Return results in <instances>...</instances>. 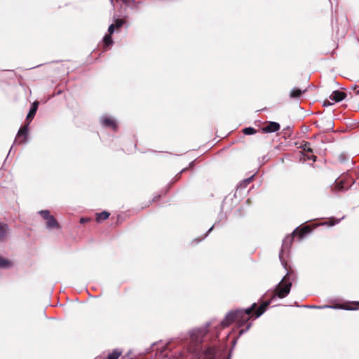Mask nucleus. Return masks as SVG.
Masks as SVG:
<instances>
[{
	"label": "nucleus",
	"mask_w": 359,
	"mask_h": 359,
	"mask_svg": "<svg viewBox=\"0 0 359 359\" xmlns=\"http://www.w3.org/2000/svg\"><path fill=\"white\" fill-rule=\"evenodd\" d=\"M255 306H256V304L254 303L251 307L248 308V309H245L244 311L238 310L236 311L229 312L226 314L225 318L222 321V323H221L222 326L224 327L229 325L235 319H237L238 318V316L241 315L242 313H245L247 315L250 314Z\"/></svg>",
	"instance_id": "obj_1"
},
{
	"label": "nucleus",
	"mask_w": 359,
	"mask_h": 359,
	"mask_svg": "<svg viewBox=\"0 0 359 359\" xmlns=\"http://www.w3.org/2000/svg\"><path fill=\"white\" fill-rule=\"evenodd\" d=\"M286 279L287 277L285 276L283 278L281 282L279 283L278 287L277 288L276 295L279 298H284L290 293L292 283L290 282L285 283Z\"/></svg>",
	"instance_id": "obj_2"
},
{
	"label": "nucleus",
	"mask_w": 359,
	"mask_h": 359,
	"mask_svg": "<svg viewBox=\"0 0 359 359\" xmlns=\"http://www.w3.org/2000/svg\"><path fill=\"white\" fill-rule=\"evenodd\" d=\"M346 97V94L342 91L334 90L330 95V99L333 101L334 103L342 101Z\"/></svg>",
	"instance_id": "obj_3"
},
{
	"label": "nucleus",
	"mask_w": 359,
	"mask_h": 359,
	"mask_svg": "<svg viewBox=\"0 0 359 359\" xmlns=\"http://www.w3.org/2000/svg\"><path fill=\"white\" fill-rule=\"evenodd\" d=\"M280 124L277 122H269V123L262 128V131L265 133H271L279 130Z\"/></svg>",
	"instance_id": "obj_4"
},
{
	"label": "nucleus",
	"mask_w": 359,
	"mask_h": 359,
	"mask_svg": "<svg viewBox=\"0 0 359 359\" xmlns=\"http://www.w3.org/2000/svg\"><path fill=\"white\" fill-rule=\"evenodd\" d=\"M207 327L194 330L191 333L193 339L200 341L206 334Z\"/></svg>",
	"instance_id": "obj_5"
},
{
	"label": "nucleus",
	"mask_w": 359,
	"mask_h": 359,
	"mask_svg": "<svg viewBox=\"0 0 359 359\" xmlns=\"http://www.w3.org/2000/svg\"><path fill=\"white\" fill-rule=\"evenodd\" d=\"M101 123L105 127H111L114 130H116V122L109 117H102L101 118Z\"/></svg>",
	"instance_id": "obj_6"
},
{
	"label": "nucleus",
	"mask_w": 359,
	"mask_h": 359,
	"mask_svg": "<svg viewBox=\"0 0 359 359\" xmlns=\"http://www.w3.org/2000/svg\"><path fill=\"white\" fill-rule=\"evenodd\" d=\"M305 90H302L299 88H293L290 93V98H299Z\"/></svg>",
	"instance_id": "obj_7"
},
{
	"label": "nucleus",
	"mask_w": 359,
	"mask_h": 359,
	"mask_svg": "<svg viewBox=\"0 0 359 359\" xmlns=\"http://www.w3.org/2000/svg\"><path fill=\"white\" fill-rule=\"evenodd\" d=\"M46 220V226L48 228H56L58 226V224L53 216L51 215Z\"/></svg>",
	"instance_id": "obj_8"
},
{
	"label": "nucleus",
	"mask_w": 359,
	"mask_h": 359,
	"mask_svg": "<svg viewBox=\"0 0 359 359\" xmlns=\"http://www.w3.org/2000/svg\"><path fill=\"white\" fill-rule=\"evenodd\" d=\"M27 132H28V124L22 128H21L18 133L17 137H20L21 135L24 136V140L22 141V142H25L27 137Z\"/></svg>",
	"instance_id": "obj_9"
},
{
	"label": "nucleus",
	"mask_w": 359,
	"mask_h": 359,
	"mask_svg": "<svg viewBox=\"0 0 359 359\" xmlns=\"http://www.w3.org/2000/svg\"><path fill=\"white\" fill-rule=\"evenodd\" d=\"M13 264L8 259L0 257V268L9 269L12 267Z\"/></svg>",
	"instance_id": "obj_10"
},
{
	"label": "nucleus",
	"mask_w": 359,
	"mask_h": 359,
	"mask_svg": "<svg viewBox=\"0 0 359 359\" xmlns=\"http://www.w3.org/2000/svg\"><path fill=\"white\" fill-rule=\"evenodd\" d=\"M109 213L106 211H103L100 213L97 214L96 220L98 222L104 221L107 219L109 217Z\"/></svg>",
	"instance_id": "obj_11"
},
{
	"label": "nucleus",
	"mask_w": 359,
	"mask_h": 359,
	"mask_svg": "<svg viewBox=\"0 0 359 359\" xmlns=\"http://www.w3.org/2000/svg\"><path fill=\"white\" fill-rule=\"evenodd\" d=\"M269 304V302H264L263 304H262L259 306L258 309L256 311V317L257 318L259 317L261 315H262V313H264L266 308L268 306Z\"/></svg>",
	"instance_id": "obj_12"
},
{
	"label": "nucleus",
	"mask_w": 359,
	"mask_h": 359,
	"mask_svg": "<svg viewBox=\"0 0 359 359\" xmlns=\"http://www.w3.org/2000/svg\"><path fill=\"white\" fill-rule=\"evenodd\" d=\"M292 240H293L292 236H286L283 241V248H289L292 242Z\"/></svg>",
	"instance_id": "obj_13"
},
{
	"label": "nucleus",
	"mask_w": 359,
	"mask_h": 359,
	"mask_svg": "<svg viewBox=\"0 0 359 359\" xmlns=\"http://www.w3.org/2000/svg\"><path fill=\"white\" fill-rule=\"evenodd\" d=\"M121 351L116 349L112 353H109L105 359H118L121 355Z\"/></svg>",
	"instance_id": "obj_14"
},
{
	"label": "nucleus",
	"mask_w": 359,
	"mask_h": 359,
	"mask_svg": "<svg viewBox=\"0 0 359 359\" xmlns=\"http://www.w3.org/2000/svg\"><path fill=\"white\" fill-rule=\"evenodd\" d=\"M304 307L306 308H311V309H326V308H331V309H336L337 306H328V305H324V306H303ZM337 308H342L341 306H337Z\"/></svg>",
	"instance_id": "obj_15"
},
{
	"label": "nucleus",
	"mask_w": 359,
	"mask_h": 359,
	"mask_svg": "<svg viewBox=\"0 0 359 359\" xmlns=\"http://www.w3.org/2000/svg\"><path fill=\"white\" fill-rule=\"evenodd\" d=\"M6 230L7 226L6 224H0V239L5 236Z\"/></svg>",
	"instance_id": "obj_16"
},
{
	"label": "nucleus",
	"mask_w": 359,
	"mask_h": 359,
	"mask_svg": "<svg viewBox=\"0 0 359 359\" xmlns=\"http://www.w3.org/2000/svg\"><path fill=\"white\" fill-rule=\"evenodd\" d=\"M243 133L248 135H253L256 133V130L254 128L248 127L243 129Z\"/></svg>",
	"instance_id": "obj_17"
},
{
	"label": "nucleus",
	"mask_w": 359,
	"mask_h": 359,
	"mask_svg": "<svg viewBox=\"0 0 359 359\" xmlns=\"http://www.w3.org/2000/svg\"><path fill=\"white\" fill-rule=\"evenodd\" d=\"M304 151H308V152H313V149L311 148L310 143L305 142L304 143L301 147Z\"/></svg>",
	"instance_id": "obj_18"
},
{
	"label": "nucleus",
	"mask_w": 359,
	"mask_h": 359,
	"mask_svg": "<svg viewBox=\"0 0 359 359\" xmlns=\"http://www.w3.org/2000/svg\"><path fill=\"white\" fill-rule=\"evenodd\" d=\"M104 42L106 46H109L112 43V39L109 34L105 35L104 37Z\"/></svg>",
	"instance_id": "obj_19"
},
{
	"label": "nucleus",
	"mask_w": 359,
	"mask_h": 359,
	"mask_svg": "<svg viewBox=\"0 0 359 359\" xmlns=\"http://www.w3.org/2000/svg\"><path fill=\"white\" fill-rule=\"evenodd\" d=\"M35 114H36V112L34 111V109H30V111H29V113L27 116V120L29 121L27 124L29 123V122L34 118Z\"/></svg>",
	"instance_id": "obj_20"
},
{
	"label": "nucleus",
	"mask_w": 359,
	"mask_h": 359,
	"mask_svg": "<svg viewBox=\"0 0 359 359\" xmlns=\"http://www.w3.org/2000/svg\"><path fill=\"white\" fill-rule=\"evenodd\" d=\"M39 214L45 219H47L48 217H50L51 215H50L48 210H41L39 212Z\"/></svg>",
	"instance_id": "obj_21"
},
{
	"label": "nucleus",
	"mask_w": 359,
	"mask_h": 359,
	"mask_svg": "<svg viewBox=\"0 0 359 359\" xmlns=\"http://www.w3.org/2000/svg\"><path fill=\"white\" fill-rule=\"evenodd\" d=\"M334 103L333 102V101H331L330 97L328 99H326L323 101V106L324 107H328V106H331L332 104H334Z\"/></svg>",
	"instance_id": "obj_22"
},
{
	"label": "nucleus",
	"mask_w": 359,
	"mask_h": 359,
	"mask_svg": "<svg viewBox=\"0 0 359 359\" xmlns=\"http://www.w3.org/2000/svg\"><path fill=\"white\" fill-rule=\"evenodd\" d=\"M309 227L308 226H304L301 230L299 231L300 236L302 237L305 233L309 232Z\"/></svg>",
	"instance_id": "obj_23"
},
{
	"label": "nucleus",
	"mask_w": 359,
	"mask_h": 359,
	"mask_svg": "<svg viewBox=\"0 0 359 359\" xmlns=\"http://www.w3.org/2000/svg\"><path fill=\"white\" fill-rule=\"evenodd\" d=\"M124 23V21L121 19H117L116 21H115V25H114V27L116 26V27H121Z\"/></svg>",
	"instance_id": "obj_24"
},
{
	"label": "nucleus",
	"mask_w": 359,
	"mask_h": 359,
	"mask_svg": "<svg viewBox=\"0 0 359 359\" xmlns=\"http://www.w3.org/2000/svg\"><path fill=\"white\" fill-rule=\"evenodd\" d=\"M108 31L109 32V35L112 34L114 32V24H111L109 25V28H108Z\"/></svg>",
	"instance_id": "obj_25"
},
{
	"label": "nucleus",
	"mask_w": 359,
	"mask_h": 359,
	"mask_svg": "<svg viewBox=\"0 0 359 359\" xmlns=\"http://www.w3.org/2000/svg\"><path fill=\"white\" fill-rule=\"evenodd\" d=\"M38 105H39V102H34L32 104V107L31 109H34V111L36 112L37 108H38Z\"/></svg>",
	"instance_id": "obj_26"
},
{
	"label": "nucleus",
	"mask_w": 359,
	"mask_h": 359,
	"mask_svg": "<svg viewBox=\"0 0 359 359\" xmlns=\"http://www.w3.org/2000/svg\"><path fill=\"white\" fill-rule=\"evenodd\" d=\"M307 158H308V159L313 160V161H316V156L313 154H311V156H307Z\"/></svg>",
	"instance_id": "obj_27"
},
{
	"label": "nucleus",
	"mask_w": 359,
	"mask_h": 359,
	"mask_svg": "<svg viewBox=\"0 0 359 359\" xmlns=\"http://www.w3.org/2000/svg\"><path fill=\"white\" fill-rule=\"evenodd\" d=\"M86 222V219H84V218H81V223H84V222Z\"/></svg>",
	"instance_id": "obj_28"
},
{
	"label": "nucleus",
	"mask_w": 359,
	"mask_h": 359,
	"mask_svg": "<svg viewBox=\"0 0 359 359\" xmlns=\"http://www.w3.org/2000/svg\"><path fill=\"white\" fill-rule=\"evenodd\" d=\"M251 179H252V177H249L248 179H247V180H246V182H250V180H251Z\"/></svg>",
	"instance_id": "obj_29"
},
{
	"label": "nucleus",
	"mask_w": 359,
	"mask_h": 359,
	"mask_svg": "<svg viewBox=\"0 0 359 359\" xmlns=\"http://www.w3.org/2000/svg\"><path fill=\"white\" fill-rule=\"evenodd\" d=\"M251 179H252V177H249L248 179H247V180H246V182H250V180H251Z\"/></svg>",
	"instance_id": "obj_30"
},
{
	"label": "nucleus",
	"mask_w": 359,
	"mask_h": 359,
	"mask_svg": "<svg viewBox=\"0 0 359 359\" xmlns=\"http://www.w3.org/2000/svg\"><path fill=\"white\" fill-rule=\"evenodd\" d=\"M339 220H337V221H336L334 223H332V224H331V225H334V224H337V223L339 222Z\"/></svg>",
	"instance_id": "obj_31"
},
{
	"label": "nucleus",
	"mask_w": 359,
	"mask_h": 359,
	"mask_svg": "<svg viewBox=\"0 0 359 359\" xmlns=\"http://www.w3.org/2000/svg\"><path fill=\"white\" fill-rule=\"evenodd\" d=\"M212 228H213V226H212L211 228H210L208 232H210V231H212Z\"/></svg>",
	"instance_id": "obj_32"
},
{
	"label": "nucleus",
	"mask_w": 359,
	"mask_h": 359,
	"mask_svg": "<svg viewBox=\"0 0 359 359\" xmlns=\"http://www.w3.org/2000/svg\"><path fill=\"white\" fill-rule=\"evenodd\" d=\"M355 304L359 305V302H355Z\"/></svg>",
	"instance_id": "obj_33"
},
{
	"label": "nucleus",
	"mask_w": 359,
	"mask_h": 359,
	"mask_svg": "<svg viewBox=\"0 0 359 359\" xmlns=\"http://www.w3.org/2000/svg\"><path fill=\"white\" fill-rule=\"evenodd\" d=\"M243 333V330L240 331V334Z\"/></svg>",
	"instance_id": "obj_34"
},
{
	"label": "nucleus",
	"mask_w": 359,
	"mask_h": 359,
	"mask_svg": "<svg viewBox=\"0 0 359 359\" xmlns=\"http://www.w3.org/2000/svg\"><path fill=\"white\" fill-rule=\"evenodd\" d=\"M357 94H358V95H359V90H358V91H357Z\"/></svg>",
	"instance_id": "obj_35"
}]
</instances>
